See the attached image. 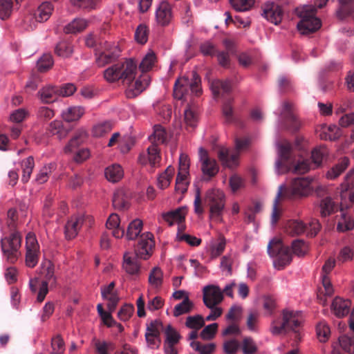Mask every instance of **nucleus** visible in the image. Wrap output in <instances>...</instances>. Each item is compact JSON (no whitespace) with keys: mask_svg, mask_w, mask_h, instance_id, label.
Segmentation results:
<instances>
[{"mask_svg":"<svg viewBox=\"0 0 354 354\" xmlns=\"http://www.w3.org/2000/svg\"><path fill=\"white\" fill-rule=\"evenodd\" d=\"M34 166V159L32 156L28 157L26 159L21 162V167L23 171L21 180L23 182L26 183L29 180Z\"/></svg>","mask_w":354,"mask_h":354,"instance_id":"nucleus-49","label":"nucleus"},{"mask_svg":"<svg viewBox=\"0 0 354 354\" xmlns=\"http://www.w3.org/2000/svg\"><path fill=\"white\" fill-rule=\"evenodd\" d=\"M21 243V236L18 232H14L9 236L1 239L2 252L10 262H15L19 257Z\"/></svg>","mask_w":354,"mask_h":354,"instance_id":"nucleus-8","label":"nucleus"},{"mask_svg":"<svg viewBox=\"0 0 354 354\" xmlns=\"http://www.w3.org/2000/svg\"><path fill=\"white\" fill-rule=\"evenodd\" d=\"M57 90L54 86H47L42 88L38 93L41 100L44 103H49L54 100Z\"/></svg>","mask_w":354,"mask_h":354,"instance_id":"nucleus-52","label":"nucleus"},{"mask_svg":"<svg viewBox=\"0 0 354 354\" xmlns=\"http://www.w3.org/2000/svg\"><path fill=\"white\" fill-rule=\"evenodd\" d=\"M41 273L45 277V280L39 282L37 278L30 279V288L33 292H37V300L41 302L45 299L48 292V285L51 286L56 285L57 278L55 275V266L48 259H44L41 264Z\"/></svg>","mask_w":354,"mask_h":354,"instance_id":"nucleus-3","label":"nucleus"},{"mask_svg":"<svg viewBox=\"0 0 354 354\" xmlns=\"http://www.w3.org/2000/svg\"><path fill=\"white\" fill-rule=\"evenodd\" d=\"M89 21L84 18H75L64 28L66 34H76L84 30L88 26Z\"/></svg>","mask_w":354,"mask_h":354,"instance_id":"nucleus-28","label":"nucleus"},{"mask_svg":"<svg viewBox=\"0 0 354 354\" xmlns=\"http://www.w3.org/2000/svg\"><path fill=\"white\" fill-rule=\"evenodd\" d=\"M93 342L98 354H109V351L114 349V345L111 342L100 341L96 338H94Z\"/></svg>","mask_w":354,"mask_h":354,"instance_id":"nucleus-54","label":"nucleus"},{"mask_svg":"<svg viewBox=\"0 0 354 354\" xmlns=\"http://www.w3.org/2000/svg\"><path fill=\"white\" fill-rule=\"evenodd\" d=\"M96 62L100 67L115 60L120 53V49L115 44L105 42L103 46L95 50Z\"/></svg>","mask_w":354,"mask_h":354,"instance_id":"nucleus-12","label":"nucleus"},{"mask_svg":"<svg viewBox=\"0 0 354 354\" xmlns=\"http://www.w3.org/2000/svg\"><path fill=\"white\" fill-rule=\"evenodd\" d=\"M162 326L159 320L152 321L147 326L145 339L148 346L152 348H158L160 345V328Z\"/></svg>","mask_w":354,"mask_h":354,"instance_id":"nucleus-21","label":"nucleus"},{"mask_svg":"<svg viewBox=\"0 0 354 354\" xmlns=\"http://www.w3.org/2000/svg\"><path fill=\"white\" fill-rule=\"evenodd\" d=\"M262 15L271 23L277 25L281 21L283 12L281 8L274 2H267L263 6Z\"/></svg>","mask_w":354,"mask_h":354,"instance_id":"nucleus-22","label":"nucleus"},{"mask_svg":"<svg viewBox=\"0 0 354 354\" xmlns=\"http://www.w3.org/2000/svg\"><path fill=\"white\" fill-rule=\"evenodd\" d=\"M187 214V207L182 206L175 210L162 213V217L169 225L171 226L176 224L178 225V231H184L185 229L184 222Z\"/></svg>","mask_w":354,"mask_h":354,"instance_id":"nucleus-16","label":"nucleus"},{"mask_svg":"<svg viewBox=\"0 0 354 354\" xmlns=\"http://www.w3.org/2000/svg\"><path fill=\"white\" fill-rule=\"evenodd\" d=\"M160 160V156L158 147L152 144L146 150L140 153L138 162L142 165L156 167Z\"/></svg>","mask_w":354,"mask_h":354,"instance_id":"nucleus-20","label":"nucleus"},{"mask_svg":"<svg viewBox=\"0 0 354 354\" xmlns=\"http://www.w3.org/2000/svg\"><path fill=\"white\" fill-rule=\"evenodd\" d=\"M240 348L243 354H256L259 349L257 343L250 337L243 338Z\"/></svg>","mask_w":354,"mask_h":354,"instance_id":"nucleus-46","label":"nucleus"},{"mask_svg":"<svg viewBox=\"0 0 354 354\" xmlns=\"http://www.w3.org/2000/svg\"><path fill=\"white\" fill-rule=\"evenodd\" d=\"M53 10V6L50 2L42 3L33 14H30L26 17L25 22H30L27 26V30H33L36 27L37 22L41 23L47 21Z\"/></svg>","mask_w":354,"mask_h":354,"instance_id":"nucleus-11","label":"nucleus"},{"mask_svg":"<svg viewBox=\"0 0 354 354\" xmlns=\"http://www.w3.org/2000/svg\"><path fill=\"white\" fill-rule=\"evenodd\" d=\"M148 282L153 288H159L163 282V272L160 268L156 266L149 274Z\"/></svg>","mask_w":354,"mask_h":354,"instance_id":"nucleus-36","label":"nucleus"},{"mask_svg":"<svg viewBox=\"0 0 354 354\" xmlns=\"http://www.w3.org/2000/svg\"><path fill=\"white\" fill-rule=\"evenodd\" d=\"M198 158L203 174L212 178L217 174L219 170L216 161L209 157L207 150L203 147L198 149Z\"/></svg>","mask_w":354,"mask_h":354,"instance_id":"nucleus-14","label":"nucleus"},{"mask_svg":"<svg viewBox=\"0 0 354 354\" xmlns=\"http://www.w3.org/2000/svg\"><path fill=\"white\" fill-rule=\"evenodd\" d=\"M290 150L291 145L288 142L278 145V158L275 162L274 166L276 173L281 174L287 171H291L294 174H304L308 172L311 169V165L308 159L299 160L290 168L284 165V162L289 158Z\"/></svg>","mask_w":354,"mask_h":354,"instance_id":"nucleus-1","label":"nucleus"},{"mask_svg":"<svg viewBox=\"0 0 354 354\" xmlns=\"http://www.w3.org/2000/svg\"><path fill=\"white\" fill-rule=\"evenodd\" d=\"M340 136V130L336 125H330L323 128L322 133L320 138L324 140H334Z\"/></svg>","mask_w":354,"mask_h":354,"instance_id":"nucleus-51","label":"nucleus"},{"mask_svg":"<svg viewBox=\"0 0 354 354\" xmlns=\"http://www.w3.org/2000/svg\"><path fill=\"white\" fill-rule=\"evenodd\" d=\"M317 337L320 342H326L330 336V328L328 324L324 321L320 322L316 326Z\"/></svg>","mask_w":354,"mask_h":354,"instance_id":"nucleus-47","label":"nucleus"},{"mask_svg":"<svg viewBox=\"0 0 354 354\" xmlns=\"http://www.w3.org/2000/svg\"><path fill=\"white\" fill-rule=\"evenodd\" d=\"M106 178L111 183L120 181L124 176V170L118 164H113L105 169Z\"/></svg>","mask_w":354,"mask_h":354,"instance_id":"nucleus-30","label":"nucleus"},{"mask_svg":"<svg viewBox=\"0 0 354 354\" xmlns=\"http://www.w3.org/2000/svg\"><path fill=\"white\" fill-rule=\"evenodd\" d=\"M53 65V57L50 54H44L37 61V68L41 72H44L50 68Z\"/></svg>","mask_w":354,"mask_h":354,"instance_id":"nucleus-63","label":"nucleus"},{"mask_svg":"<svg viewBox=\"0 0 354 354\" xmlns=\"http://www.w3.org/2000/svg\"><path fill=\"white\" fill-rule=\"evenodd\" d=\"M319 207L322 216H326L333 212L335 203L331 198L326 197L321 201Z\"/></svg>","mask_w":354,"mask_h":354,"instance_id":"nucleus-60","label":"nucleus"},{"mask_svg":"<svg viewBox=\"0 0 354 354\" xmlns=\"http://www.w3.org/2000/svg\"><path fill=\"white\" fill-rule=\"evenodd\" d=\"M143 227V223L139 218L131 221L127 228V232L124 236L128 240H135L138 236H140Z\"/></svg>","mask_w":354,"mask_h":354,"instance_id":"nucleus-31","label":"nucleus"},{"mask_svg":"<svg viewBox=\"0 0 354 354\" xmlns=\"http://www.w3.org/2000/svg\"><path fill=\"white\" fill-rule=\"evenodd\" d=\"M349 160L346 157L341 159L339 162L332 167L326 174V176L329 180H334L337 178L348 167Z\"/></svg>","mask_w":354,"mask_h":354,"instance_id":"nucleus-37","label":"nucleus"},{"mask_svg":"<svg viewBox=\"0 0 354 354\" xmlns=\"http://www.w3.org/2000/svg\"><path fill=\"white\" fill-rule=\"evenodd\" d=\"M239 348L240 343L234 339L226 340L223 344V349L225 354H236Z\"/></svg>","mask_w":354,"mask_h":354,"instance_id":"nucleus-64","label":"nucleus"},{"mask_svg":"<svg viewBox=\"0 0 354 354\" xmlns=\"http://www.w3.org/2000/svg\"><path fill=\"white\" fill-rule=\"evenodd\" d=\"M205 324V319L201 315H196L187 317L185 325L187 328L198 330Z\"/></svg>","mask_w":354,"mask_h":354,"instance_id":"nucleus-56","label":"nucleus"},{"mask_svg":"<svg viewBox=\"0 0 354 354\" xmlns=\"http://www.w3.org/2000/svg\"><path fill=\"white\" fill-rule=\"evenodd\" d=\"M210 89L214 96H217L221 93H227L230 92L232 88L231 83L229 80L221 81L219 80H214L210 81L209 80Z\"/></svg>","mask_w":354,"mask_h":354,"instance_id":"nucleus-33","label":"nucleus"},{"mask_svg":"<svg viewBox=\"0 0 354 354\" xmlns=\"http://www.w3.org/2000/svg\"><path fill=\"white\" fill-rule=\"evenodd\" d=\"M156 61V54L153 50H149L142 58L139 68L142 72H147L154 66Z\"/></svg>","mask_w":354,"mask_h":354,"instance_id":"nucleus-44","label":"nucleus"},{"mask_svg":"<svg viewBox=\"0 0 354 354\" xmlns=\"http://www.w3.org/2000/svg\"><path fill=\"white\" fill-rule=\"evenodd\" d=\"M283 322L287 330L297 331V328L303 322L301 313L286 310L283 313Z\"/></svg>","mask_w":354,"mask_h":354,"instance_id":"nucleus-25","label":"nucleus"},{"mask_svg":"<svg viewBox=\"0 0 354 354\" xmlns=\"http://www.w3.org/2000/svg\"><path fill=\"white\" fill-rule=\"evenodd\" d=\"M153 247V234L149 232L141 234L136 248V256L142 259H147L151 255Z\"/></svg>","mask_w":354,"mask_h":354,"instance_id":"nucleus-15","label":"nucleus"},{"mask_svg":"<svg viewBox=\"0 0 354 354\" xmlns=\"http://www.w3.org/2000/svg\"><path fill=\"white\" fill-rule=\"evenodd\" d=\"M101 295L104 299L109 301L108 309L114 311L120 300L117 291L115 290V283L111 282L108 286L101 288Z\"/></svg>","mask_w":354,"mask_h":354,"instance_id":"nucleus-24","label":"nucleus"},{"mask_svg":"<svg viewBox=\"0 0 354 354\" xmlns=\"http://www.w3.org/2000/svg\"><path fill=\"white\" fill-rule=\"evenodd\" d=\"M185 122L187 127L194 128L198 122V115L195 110L189 106L185 110Z\"/></svg>","mask_w":354,"mask_h":354,"instance_id":"nucleus-58","label":"nucleus"},{"mask_svg":"<svg viewBox=\"0 0 354 354\" xmlns=\"http://www.w3.org/2000/svg\"><path fill=\"white\" fill-rule=\"evenodd\" d=\"M165 340L164 344L176 345L181 337L179 333L171 324H168L165 327Z\"/></svg>","mask_w":354,"mask_h":354,"instance_id":"nucleus-48","label":"nucleus"},{"mask_svg":"<svg viewBox=\"0 0 354 354\" xmlns=\"http://www.w3.org/2000/svg\"><path fill=\"white\" fill-rule=\"evenodd\" d=\"M22 0H0V18H8L12 10L17 8Z\"/></svg>","mask_w":354,"mask_h":354,"instance_id":"nucleus-32","label":"nucleus"},{"mask_svg":"<svg viewBox=\"0 0 354 354\" xmlns=\"http://www.w3.org/2000/svg\"><path fill=\"white\" fill-rule=\"evenodd\" d=\"M26 252H40L39 245L36 236L32 232L27 234L26 237Z\"/></svg>","mask_w":354,"mask_h":354,"instance_id":"nucleus-57","label":"nucleus"},{"mask_svg":"<svg viewBox=\"0 0 354 354\" xmlns=\"http://www.w3.org/2000/svg\"><path fill=\"white\" fill-rule=\"evenodd\" d=\"M226 240L223 236H219L216 241H212L209 245V252L212 258H216L224 251Z\"/></svg>","mask_w":354,"mask_h":354,"instance_id":"nucleus-41","label":"nucleus"},{"mask_svg":"<svg viewBox=\"0 0 354 354\" xmlns=\"http://www.w3.org/2000/svg\"><path fill=\"white\" fill-rule=\"evenodd\" d=\"M106 228L111 231L112 235L116 239L124 236V230L120 225V218L117 214H111L106 223Z\"/></svg>","mask_w":354,"mask_h":354,"instance_id":"nucleus-26","label":"nucleus"},{"mask_svg":"<svg viewBox=\"0 0 354 354\" xmlns=\"http://www.w3.org/2000/svg\"><path fill=\"white\" fill-rule=\"evenodd\" d=\"M351 306L350 300L335 297L333 301L331 309L337 317H342L348 314Z\"/></svg>","mask_w":354,"mask_h":354,"instance_id":"nucleus-27","label":"nucleus"},{"mask_svg":"<svg viewBox=\"0 0 354 354\" xmlns=\"http://www.w3.org/2000/svg\"><path fill=\"white\" fill-rule=\"evenodd\" d=\"M249 145L248 138L236 139L234 151L230 153L228 149L221 147L218 152V156L224 166L231 169L234 168L239 165V153L246 149Z\"/></svg>","mask_w":354,"mask_h":354,"instance_id":"nucleus-6","label":"nucleus"},{"mask_svg":"<svg viewBox=\"0 0 354 354\" xmlns=\"http://www.w3.org/2000/svg\"><path fill=\"white\" fill-rule=\"evenodd\" d=\"M85 113V109L82 106H71L62 112L63 119L66 122H75L79 120Z\"/></svg>","mask_w":354,"mask_h":354,"instance_id":"nucleus-29","label":"nucleus"},{"mask_svg":"<svg viewBox=\"0 0 354 354\" xmlns=\"http://www.w3.org/2000/svg\"><path fill=\"white\" fill-rule=\"evenodd\" d=\"M172 6L166 1H161L155 10L156 25L161 27L167 26L173 19Z\"/></svg>","mask_w":354,"mask_h":354,"instance_id":"nucleus-18","label":"nucleus"},{"mask_svg":"<svg viewBox=\"0 0 354 354\" xmlns=\"http://www.w3.org/2000/svg\"><path fill=\"white\" fill-rule=\"evenodd\" d=\"M122 267L125 272L131 275L137 274L140 271V265L137 259L129 253L124 254Z\"/></svg>","mask_w":354,"mask_h":354,"instance_id":"nucleus-35","label":"nucleus"},{"mask_svg":"<svg viewBox=\"0 0 354 354\" xmlns=\"http://www.w3.org/2000/svg\"><path fill=\"white\" fill-rule=\"evenodd\" d=\"M71 3L77 8L92 10L96 9L100 1V0H70Z\"/></svg>","mask_w":354,"mask_h":354,"instance_id":"nucleus-50","label":"nucleus"},{"mask_svg":"<svg viewBox=\"0 0 354 354\" xmlns=\"http://www.w3.org/2000/svg\"><path fill=\"white\" fill-rule=\"evenodd\" d=\"M85 220L84 215H75L70 218L65 225V235L68 239L75 238Z\"/></svg>","mask_w":354,"mask_h":354,"instance_id":"nucleus-23","label":"nucleus"},{"mask_svg":"<svg viewBox=\"0 0 354 354\" xmlns=\"http://www.w3.org/2000/svg\"><path fill=\"white\" fill-rule=\"evenodd\" d=\"M188 173L178 172V175L176 180V189L183 193L187 190L188 182Z\"/></svg>","mask_w":354,"mask_h":354,"instance_id":"nucleus-62","label":"nucleus"},{"mask_svg":"<svg viewBox=\"0 0 354 354\" xmlns=\"http://www.w3.org/2000/svg\"><path fill=\"white\" fill-rule=\"evenodd\" d=\"M223 299V291L218 286L211 284L203 287V301L207 308L217 306Z\"/></svg>","mask_w":354,"mask_h":354,"instance_id":"nucleus-19","label":"nucleus"},{"mask_svg":"<svg viewBox=\"0 0 354 354\" xmlns=\"http://www.w3.org/2000/svg\"><path fill=\"white\" fill-rule=\"evenodd\" d=\"M125 81L124 84H127L126 95L129 98H133L140 95L149 85L150 77L148 75H142L136 80Z\"/></svg>","mask_w":354,"mask_h":354,"instance_id":"nucleus-17","label":"nucleus"},{"mask_svg":"<svg viewBox=\"0 0 354 354\" xmlns=\"http://www.w3.org/2000/svg\"><path fill=\"white\" fill-rule=\"evenodd\" d=\"M113 128V124L110 121H102L93 125L91 134L93 137L100 138L109 133Z\"/></svg>","mask_w":354,"mask_h":354,"instance_id":"nucleus-38","label":"nucleus"},{"mask_svg":"<svg viewBox=\"0 0 354 354\" xmlns=\"http://www.w3.org/2000/svg\"><path fill=\"white\" fill-rule=\"evenodd\" d=\"M205 201L209 206L210 216L219 218L225 205V196L218 189H209L205 194Z\"/></svg>","mask_w":354,"mask_h":354,"instance_id":"nucleus-9","label":"nucleus"},{"mask_svg":"<svg viewBox=\"0 0 354 354\" xmlns=\"http://www.w3.org/2000/svg\"><path fill=\"white\" fill-rule=\"evenodd\" d=\"M269 255L274 258L273 265L277 270H281L292 261V254L288 246H285L280 239H272L268 245Z\"/></svg>","mask_w":354,"mask_h":354,"instance_id":"nucleus-5","label":"nucleus"},{"mask_svg":"<svg viewBox=\"0 0 354 354\" xmlns=\"http://www.w3.org/2000/svg\"><path fill=\"white\" fill-rule=\"evenodd\" d=\"M321 225L316 219H313L308 225L299 220L289 221L285 227L286 232L290 236H297L306 233L308 236H314L319 231Z\"/></svg>","mask_w":354,"mask_h":354,"instance_id":"nucleus-7","label":"nucleus"},{"mask_svg":"<svg viewBox=\"0 0 354 354\" xmlns=\"http://www.w3.org/2000/svg\"><path fill=\"white\" fill-rule=\"evenodd\" d=\"M47 131L48 133L52 136H56L59 140L65 138L68 133L67 130L64 127L62 122L58 120L51 122Z\"/></svg>","mask_w":354,"mask_h":354,"instance_id":"nucleus-39","label":"nucleus"},{"mask_svg":"<svg viewBox=\"0 0 354 354\" xmlns=\"http://www.w3.org/2000/svg\"><path fill=\"white\" fill-rule=\"evenodd\" d=\"M298 17L301 19L297 27L302 35L314 32L320 28L322 22L316 17L317 8L313 5H304L296 10Z\"/></svg>","mask_w":354,"mask_h":354,"instance_id":"nucleus-4","label":"nucleus"},{"mask_svg":"<svg viewBox=\"0 0 354 354\" xmlns=\"http://www.w3.org/2000/svg\"><path fill=\"white\" fill-rule=\"evenodd\" d=\"M149 30L146 25L140 24L135 32V39L140 44H145L148 40Z\"/></svg>","mask_w":354,"mask_h":354,"instance_id":"nucleus-61","label":"nucleus"},{"mask_svg":"<svg viewBox=\"0 0 354 354\" xmlns=\"http://www.w3.org/2000/svg\"><path fill=\"white\" fill-rule=\"evenodd\" d=\"M138 64L133 59H128L108 67L104 71V77L108 82H115L122 80H132L137 74Z\"/></svg>","mask_w":354,"mask_h":354,"instance_id":"nucleus-2","label":"nucleus"},{"mask_svg":"<svg viewBox=\"0 0 354 354\" xmlns=\"http://www.w3.org/2000/svg\"><path fill=\"white\" fill-rule=\"evenodd\" d=\"M167 133L165 128L160 124L154 125L153 133L149 136V139H153L154 142L163 143L167 140Z\"/></svg>","mask_w":354,"mask_h":354,"instance_id":"nucleus-53","label":"nucleus"},{"mask_svg":"<svg viewBox=\"0 0 354 354\" xmlns=\"http://www.w3.org/2000/svg\"><path fill=\"white\" fill-rule=\"evenodd\" d=\"M232 8L239 12H245L250 10L254 3V0H230Z\"/></svg>","mask_w":354,"mask_h":354,"instance_id":"nucleus-59","label":"nucleus"},{"mask_svg":"<svg viewBox=\"0 0 354 354\" xmlns=\"http://www.w3.org/2000/svg\"><path fill=\"white\" fill-rule=\"evenodd\" d=\"M194 303L187 298L183 300L180 303L176 304L174 308L173 315L174 317H178L182 315L190 313L194 308Z\"/></svg>","mask_w":354,"mask_h":354,"instance_id":"nucleus-42","label":"nucleus"},{"mask_svg":"<svg viewBox=\"0 0 354 354\" xmlns=\"http://www.w3.org/2000/svg\"><path fill=\"white\" fill-rule=\"evenodd\" d=\"M190 346L194 350L199 352L200 354H211L216 348V344L214 343H209L202 345L199 342L196 341H192L190 343Z\"/></svg>","mask_w":354,"mask_h":354,"instance_id":"nucleus-55","label":"nucleus"},{"mask_svg":"<svg viewBox=\"0 0 354 354\" xmlns=\"http://www.w3.org/2000/svg\"><path fill=\"white\" fill-rule=\"evenodd\" d=\"M113 207L120 210L124 209L129 206L128 197L123 189H117L113 196Z\"/></svg>","mask_w":354,"mask_h":354,"instance_id":"nucleus-40","label":"nucleus"},{"mask_svg":"<svg viewBox=\"0 0 354 354\" xmlns=\"http://www.w3.org/2000/svg\"><path fill=\"white\" fill-rule=\"evenodd\" d=\"M201 80L195 72H193V82L189 83V79L183 77L178 79L174 84V95L177 99H182L184 97V92L189 87L192 92L196 95H198L201 92L200 86Z\"/></svg>","mask_w":354,"mask_h":354,"instance_id":"nucleus-10","label":"nucleus"},{"mask_svg":"<svg viewBox=\"0 0 354 354\" xmlns=\"http://www.w3.org/2000/svg\"><path fill=\"white\" fill-rule=\"evenodd\" d=\"M55 52L59 57H68L73 52V46L68 41H62L56 45Z\"/></svg>","mask_w":354,"mask_h":354,"instance_id":"nucleus-45","label":"nucleus"},{"mask_svg":"<svg viewBox=\"0 0 354 354\" xmlns=\"http://www.w3.org/2000/svg\"><path fill=\"white\" fill-rule=\"evenodd\" d=\"M312 179L309 177L297 178L294 179L289 190L286 192V195L289 198L308 196L313 189L310 185Z\"/></svg>","mask_w":354,"mask_h":354,"instance_id":"nucleus-13","label":"nucleus"},{"mask_svg":"<svg viewBox=\"0 0 354 354\" xmlns=\"http://www.w3.org/2000/svg\"><path fill=\"white\" fill-rule=\"evenodd\" d=\"M175 169L172 166H169L165 171L161 174L158 178V186L161 189L168 187L174 174Z\"/></svg>","mask_w":354,"mask_h":354,"instance_id":"nucleus-43","label":"nucleus"},{"mask_svg":"<svg viewBox=\"0 0 354 354\" xmlns=\"http://www.w3.org/2000/svg\"><path fill=\"white\" fill-rule=\"evenodd\" d=\"M350 328L353 333L352 335H342L339 337L340 347L349 354H354V323L350 324Z\"/></svg>","mask_w":354,"mask_h":354,"instance_id":"nucleus-34","label":"nucleus"}]
</instances>
